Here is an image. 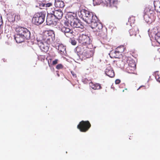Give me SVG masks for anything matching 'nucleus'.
<instances>
[{"label":"nucleus","instance_id":"nucleus-35","mask_svg":"<svg viewBox=\"0 0 160 160\" xmlns=\"http://www.w3.org/2000/svg\"><path fill=\"white\" fill-rule=\"evenodd\" d=\"M121 82L120 80L119 79H117L115 80V82L116 84H118L120 83Z\"/></svg>","mask_w":160,"mask_h":160},{"label":"nucleus","instance_id":"nucleus-14","mask_svg":"<svg viewBox=\"0 0 160 160\" xmlns=\"http://www.w3.org/2000/svg\"><path fill=\"white\" fill-rule=\"evenodd\" d=\"M63 15V13L61 10H56L55 11L53 16L58 19H60L62 18Z\"/></svg>","mask_w":160,"mask_h":160},{"label":"nucleus","instance_id":"nucleus-19","mask_svg":"<svg viewBox=\"0 0 160 160\" xmlns=\"http://www.w3.org/2000/svg\"><path fill=\"white\" fill-rule=\"evenodd\" d=\"M154 5L155 9L158 12L160 13V0H158L154 1Z\"/></svg>","mask_w":160,"mask_h":160},{"label":"nucleus","instance_id":"nucleus-43","mask_svg":"<svg viewBox=\"0 0 160 160\" xmlns=\"http://www.w3.org/2000/svg\"><path fill=\"white\" fill-rule=\"evenodd\" d=\"M45 58V57H43V60H44V59Z\"/></svg>","mask_w":160,"mask_h":160},{"label":"nucleus","instance_id":"nucleus-11","mask_svg":"<svg viewBox=\"0 0 160 160\" xmlns=\"http://www.w3.org/2000/svg\"><path fill=\"white\" fill-rule=\"evenodd\" d=\"M91 27L95 29L96 33L100 32V31L102 30L103 26L102 24L100 23L96 22V20L95 22H93L91 24Z\"/></svg>","mask_w":160,"mask_h":160},{"label":"nucleus","instance_id":"nucleus-40","mask_svg":"<svg viewBox=\"0 0 160 160\" xmlns=\"http://www.w3.org/2000/svg\"><path fill=\"white\" fill-rule=\"evenodd\" d=\"M158 81L159 82H160V78H158Z\"/></svg>","mask_w":160,"mask_h":160},{"label":"nucleus","instance_id":"nucleus-32","mask_svg":"<svg viewBox=\"0 0 160 160\" xmlns=\"http://www.w3.org/2000/svg\"><path fill=\"white\" fill-rule=\"evenodd\" d=\"M63 67V66L62 64H59L57 65L56 68L58 69H60L62 68Z\"/></svg>","mask_w":160,"mask_h":160},{"label":"nucleus","instance_id":"nucleus-6","mask_svg":"<svg viewBox=\"0 0 160 160\" xmlns=\"http://www.w3.org/2000/svg\"><path fill=\"white\" fill-rule=\"evenodd\" d=\"M68 21L70 23L72 27L74 28H82L83 26L82 24V22L78 18H75L72 15L68 18Z\"/></svg>","mask_w":160,"mask_h":160},{"label":"nucleus","instance_id":"nucleus-36","mask_svg":"<svg viewBox=\"0 0 160 160\" xmlns=\"http://www.w3.org/2000/svg\"><path fill=\"white\" fill-rule=\"evenodd\" d=\"M71 73L72 75L73 76V77H77L76 75L74 73V72L72 71H71Z\"/></svg>","mask_w":160,"mask_h":160},{"label":"nucleus","instance_id":"nucleus-22","mask_svg":"<svg viewBox=\"0 0 160 160\" xmlns=\"http://www.w3.org/2000/svg\"><path fill=\"white\" fill-rule=\"evenodd\" d=\"M52 16L48 15L46 18V22L47 24L51 25L53 24L54 20L52 18Z\"/></svg>","mask_w":160,"mask_h":160},{"label":"nucleus","instance_id":"nucleus-9","mask_svg":"<svg viewBox=\"0 0 160 160\" xmlns=\"http://www.w3.org/2000/svg\"><path fill=\"white\" fill-rule=\"evenodd\" d=\"M37 40L38 42V44L40 47L41 50L43 52H46L48 51L49 44L47 43L46 42H44L43 41L40 39L39 37L37 38Z\"/></svg>","mask_w":160,"mask_h":160},{"label":"nucleus","instance_id":"nucleus-16","mask_svg":"<svg viewBox=\"0 0 160 160\" xmlns=\"http://www.w3.org/2000/svg\"><path fill=\"white\" fill-rule=\"evenodd\" d=\"M58 50L59 52L62 55L65 54L66 52V47L62 44L58 46Z\"/></svg>","mask_w":160,"mask_h":160},{"label":"nucleus","instance_id":"nucleus-30","mask_svg":"<svg viewBox=\"0 0 160 160\" xmlns=\"http://www.w3.org/2000/svg\"><path fill=\"white\" fill-rule=\"evenodd\" d=\"M128 22L131 24L134 23L135 22L134 18L133 17H130L128 19Z\"/></svg>","mask_w":160,"mask_h":160},{"label":"nucleus","instance_id":"nucleus-4","mask_svg":"<svg viewBox=\"0 0 160 160\" xmlns=\"http://www.w3.org/2000/svg\"><path fill=\"white\" fill-rule=\"evenodd\" d=\"M154 12L149 8L146 7L144 11V18L147 23H150L155 19Z\"/></svg>","mask_w":160,"mask_h":160},{"label":"nucleus","instance_id":"nucleus-39","mask_svg":"<svg viewBox=\"0 0 160 160\" xmlns=\"http://www.w3.org/2000/svg\"><path fill=\"white\" fill-rule=\"evenodd\" d=\"M98 1H99V0H98ZM93 1L94 2H95L96 3V4L98 5V2H96L95 0H93Z\"/></svg>","mask_w":160,"mask_h":160},{"label":"nucleus","instance_id":"nucleus-29","mask_svg":"<svg viewBox=\"0 0 160 160\" xmlns=\"http://www.w3.org/2000/svg\"><path fill=\"white\" fill-rule=\"evenodd\" d=\"M115 52L116 55H115V56H114V58H120V57L121 55H122V53H119L118 52H116V50H115Z\"/></svg>","mask_w":160,"mask_h":160},{"label":"nucleus","instance_id":"nucleus-34","mask_svg":"<svg viewBox=\"0 0 160 160\" xmlns=\"http://www.w3.org/2000/svg\"><path fill=\"white\" fill-rule=\"evenodd\" d=\"M71 43L73 45H75L76 44V41L74 40H71Z\"/></svg>","mask_w":160,"mask_h":160},{"label":"nucleus","instance_id":"nucleus-10","mask_svg":"<svg viewBox=\"0 0 160 160\" xmlns=\"http://www.w3.org/2000/svg\"><path fill=\"white\" fill-rule=\"evenodd\" d=\"M98 2V5H99L101 3H103L107 6L110 7H116L117 4V0H95Z\"/></svg>","mask_w":160,"mask_h":160},{"label":"nucleus","instance_id":"nucleus-33","mask_svg":"<svg viewBox=\"0 0 160 160\" xmlns=\"http://www.w3.org/2000/svg\"><path fill=\"white\" fill-rule=\"evenodd\" d=\"M58 60L57 59H56L55 60L52 62V64L54 65H55V64H57L58 62Z\"/></svg>","mask_w":160,"mask_h":160},{"label":"nucleus","instance_id":"nucleus-41","mask_svg":"<svg viewBox=\"0 0 160 160\" xmlns=\"http://www.w3.org/2000/svg\"><path fill=\"white\" fill-rule=\"evenodd\" d=\"M79 49V47H78L77 48V50H78V49Z\"/></svg>","mask_w":160,"mask_h":160},{"label":"nucleus","instance_id":"nucleus-25","mask_svg":"<svg viewBox=\"0 0 160 160\" xmlns=\"http://www.w3.org/2000/svg\"><path fill=\"white\" fill-rule=\"evenodd\" d=\"M55 10L54 8H51V9H48L47 10V12L48 13V15H50L51 16H53L54 13L55 12Z\"/></svg>","mask_w":160,"mask_h":160},{"label":"nucleus","instance_id":"nucleus-24","mask_svg":"<svg viewBox=\"0 0 160 160\" xmlns=\"http://www.w3.org/2000/svg\"><path fill=\"white\" fill-rule=\"evenodd\" d=\"M125 49V48L124 46L122 45L118 47L115 50H116V52L122 53L124 51Z\"/></svg>","mask_w":160,"mask_h":160},{"label":"nucleus","instance_id":"nucleus-38","mask_svg":"<svg viewBox=\"0 0 160 160\" xmlns=\"http://www.w3.org/2000/svg\"><path fill=\"white\" fill-rule=\"evenodd\" d=\"M145 87L144 86H141L140 87H139V88L137 89V90H138V89H139L140 88H142V87Z\"/></svg>","mask_w":160,"mask_h":160},{"label":"nucleus","instance_id":"nucleus-8","mask_svg":"<svg viewBox=\"0 0 160 160\" xmlns=\"http://www.w3.org/2000/svg\"><path fill=\"white\" fill-rule=\"evenodd\" d=\"M78 42L81 44L85 45L90 43L91 40L89 37L85 34L80 35L78 39Z\"/></svg>","mask_w":160,"mask_h":160},{"label":"nucleus","instance_id":"nucleus-28","mask_svg":"<svg viewBox=\"0 0 160 160\" xmlns=\"http://www.w3.org/2000/svg\"><path fill=\"white\" fill-rule=\"evenodd\" d=\"M53 6V3L52 2H48L46 3H44V5L43 6V9L45 8H49L52 7Z\"/></svg>","mask_w":160,"mask_h":160},{"label":"nucleus","instance_id":"nucleus-26","mask_svg":"<svg viewBox=\"0 0 160 160\" xmlns=\"http://www.w3.org/2000/svg\"><path fill=\"white\" fill-rule=\"evenodd\" d=\"M155 38L157 42L160 44V33H157L155 35Z\"/></svg>","mask_w":160,"mask_h":160},{"label":"nucleus","instance_id":"nucleus-18","mask_svg":"<svg viewBox=\"0 0 160 160\" xmlns=\"http://www.w3.org/2000/svg\"><path fill=\"white\" fill-rule=\"evenodd\" d=\"M54 5L57 8H62L64 6V3L61 1L54 0Z\"/></svg>","mask_w":160,"mask_h":160},{"label":"nucleus","instance_id":"nucleus-44","mask_svg":"<svg viewBox=\"0 0 160 160\" xmlns=\"http://www.w3.org/2000/svg\"><path fill=\"white\" fill-rule=\"evenodd\" d=\"M48 65H49V66H50L49 63H48Z\"/></svg>","mask_w":160,"mask_h":160},{"label":"nucleus","instance_id":"nucleus-27","mask_svg":"<svg viewBox=\"0 0 160 160\" xmlns=\"http://www.w3.org/2000/svg\"><path fill=\"white\" fill-rule=\"evenodd\" d=\"M128 63V66L136 67V65L134 61L133 60L129 61Z\"/></svg>","mask_w":160,"mask_h":160},{"label":"nucleus","instance_id":"nucleus-2","mask_svg":"<svg viewBox=\"0 0 160 160\" xmlns=\"http://www.w3.org/2000/svg\"><path fill=\"white\" fill-rule=\"evenodd\" d=\"M81 18L87 23L91 24L95 22V16H94L92 12L86 9H82L80 11Z\"/></svg>","mask_w":160,"mask_h":160},{"label":"nucleus","instance_id":"nucleus-5","mask_svg":"<svg viewBox=\"0 0 160 160\" xmlns=\"http://www.w3.org/2000/svg\"><path fill=\"white\" fill-rule=\"evenodd\" d=\"M55 36L54 32L52 30L46 31L43 35H41L39 37L42 39L44 42H46L47 43L50 44L53 41V38Z\"/></svg>","mask_w":160,"mask_h":160},{"label":"nucleus","instance_id":"nucleus-3","mask_svg":"<svg viewBox=\"0 0 160 160\" xmlns=\"http://www.w3.org/2000/svg\"><path fill=\"white\" fill-rule=\"evenodd\" d=\"M46 16L44 12H39L36 13L32 18V23L37 25H39L43 23Z\"/></svg>","mask_w":160,"mask_h":160},{"label":"nucleus","instance_id":"nucleus-21","mask_svg":"<svg viewBox=\"0 0 160 160\" xmlns=\"http://www.w3.org/2000/svg\"><path fill=\"white\" fill-rule=\"evenodd\" d=\"M35 3L36 7H39L41 9H43L44 3L41 0H35Z\"/></svg>","mask_w":160,"mask_h":160},{"label":"nucleus","instance_id":"nucleus-31","mask_svg":"<svg viewBox=\"0 0 160 160\" xmlns=\"http://www.w3.org/2000/svg\"><path fill=\"white\" fill-rule=\"evenodd\" d=\"M2 23V21L1 19H0V32H2V28L3 27Z\"/></svg>","mask_w":160,"mask_h":160},{"label":"nucleus","instance_id":"nucleus-45","mask_svg":"<svg viewBox=\"0 0 160 160\" xmlns=\"http://www.w3.org/2000/svg\"><path fill=\"white\" fill-rule=\"evenodd\" d=\"M47 68H48V67H47V68H46V69H47Z\"/></svg>","mask_w":160,"mask_h":160},{"label":"nucleus","instance_id":"nucleus-17","mask_svg":"<svg viewBox=\"0 0 160 160\" xmlns=\"http://www.w3.org/2000/svg\"><path fill=\"white\" fill-rule=\"evenodd\" d=\"M96 34L103 39H106L107 38L106 32L105 31H104L103 29L100 31V32L96 33Z\"/></svg>","mask_w":160,"mask_h":160},{"label":"nucleus","instance_id":"nucleus-20","mask_svg":"<svg viewBox=\"0 0 160 160\" xmlns=\"http://www.w3.org/2000/svg\"><path fill=\"white\" fill-rule=\"evenodd\" d=\"M139 31L138 28H134L129 30V33L130 36H136V34L138 33Z\"/></svg>","mask_w":160,"mask_h":160},{"label":"nucleus","instance_id":"nucleus-42","mask_svg":"<svg viewBox=\"0 0 160 160\" xmlns=\"http://www.w3.org/2000/svg\"><path fill=\"white\" fill-rule=\"evenodd\" d=\"M57 75L58 76H59V74L58 73Z\"/></svg>","mask_w":160,"mask_h":160},{"label":"nucleus","instance_id":"nucleus-23","mask_svg":"<svg viewBox=\"0 0 160 160\" xmlns=\"http://www.w3.org/2000/svg\"><path fill=\"white\" fill-rule=\"evenodd\" d=\"M136 69V67L128 66L126 68L127 71L129 73H134V71Z\"/></svg>","mask_w":160,"mask_h":160},{"label":"nucleus","instance_id":"nucleus-1","mask_svg":"<svg viewBox=\"0 0 160 160\" xmlns=\"http://www.w3.org/2000/svg\"><path fill=\"white\" fill-rule=\"evenodd\" d=\"M16 31L17 34L14 37L16 42L20 43L23 42L25 38L28 40L30 38V32L26 28L18 26L16 28Z\"/></svg>","mask_w":160,"mask_h":160},{"label":"nucleus","instance_id":"nucleus-12","mask_svg":"<svg viewBox=\"0 0 160 160\" xmlns=\"http://www.w3.org/2000/svg\"><path fill=\"white\" fill-rule=\"evenodd\" d=\"M61 31L68 37H72L74 34V32L72 29H70L69 28L65 26L62 27Z\"/></svg>","mask_w":160,"mask_h":160},{"label":"nucleus","instance_id":"nucleus-37","mask_svg":"<svg viewBox=\"0 0 160 160\" xmlns=\"http://www.w3.org/2000/svg\"><path fill=\"white\" fill-rule=\"evenodd\" d=\"M111 54H112V55L113 56V57H114V56H115V55H116L115 52L114 51H112L111 53Z\"/></svg>","mask_w":160,"mask_h":160},{"label":"nucleus","instance_id":"nucleus-13","mask_svg":"<svg viewBox=\"0 0 160 160\" xmlns=\"http://www.w3.org/2000/svg\"><path fill=\"white\" fill-rule=\"evenodd\" d=\"M105 74L110 78H113L115 76L114 72L111 67L108 65L105 70Z\"/></svg>","mask_w":160,"mask_h":160},{"label":"nucleus","instance_id":"nucleus-7","mask_svg":"<svg viewBox=\"0 0 160 160\" xmlns=\"http://www.w3.org/2000/svg\"><path fill=\"white\" fill-rule=\"evenodd\" d=\"M91 127L89 121H82L77 126V128L81 132H85L88 131Z\"/></svg>","mask_w":160,"mask_h":160},{"label":"nucleus","instance_id":"nucleus-15","mask_svg":"<svg viewBox=\"0 0 160 160\" xmlns=\"http://www.w3.org/2000/svg\"><path fill=\"white\" fill-rule=\"evenodd\" d=\"M89 85L90 87L94 90L99 89L102 88L101 85L99 83H94L92 82H91L89 83Z\"/></svg>","mask_w":160,"mask_h":160}]
</instances>
